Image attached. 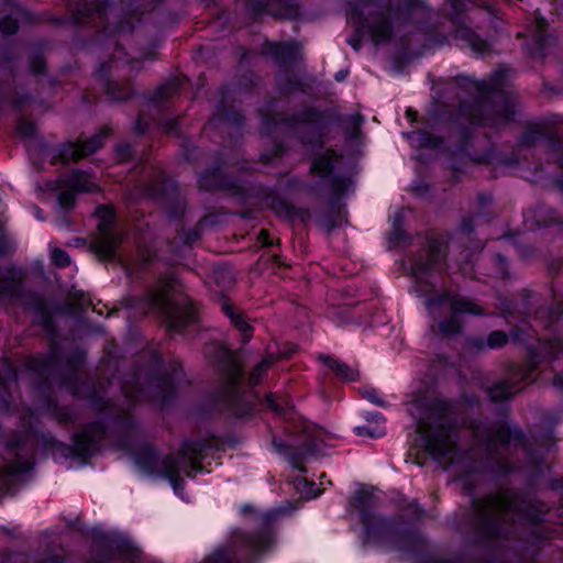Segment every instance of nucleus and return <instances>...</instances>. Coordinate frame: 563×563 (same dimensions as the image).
<instances>
[{
  "label": "nucleus",
  "instance_id": "26",
  "mask_svg": "<svg viewBox=\"0 0 563 563\" xmlns=\"http://www.w3.org/2000/svg\"><path fill=\"white\" fill-rule=\"evenodd\" d=\"M20 445V441H12L10 443V456L0 457V476H13L20 473H24L30 468L27 461H22L18 453L13 452V449Z\"/></svg>",
  "mask_w": 563,
  "mask_h": 563
},
{
  "label": "nucleus",
  "instance_id": "48",
  "mask_svg": "<svg viewBox=\"0 0 563 563\" xmlns=\"http://www.w3.org/2000/svg\"><path fill=\"white\" fill-rule=\"evenodd\" d=\"M46 410L52 412L53 415H56L58 420L63 423H66L70 420L69 413L66 411L59 412L57 405L51 398H48L46 401Z\"/></svg>",
  "mask_w": 563,
  "mask_h": 563
},
{
  "label": "nucleus",
  "instance_id": "29",
  "mask_svg": "<svg viewBox=\"0 0 563 563\" xmlns=\"http://www.w3.org/2000/svg\"><path fill=\"white\" fill-rule=\"evenodd\" d=\"M319 360L323 362L335 375L344 380H355L358 376V372L351 368L347 364L341 363L338 360L330 357L329 355H320Z\"/></svg>",
  "mask_w": 563,
  "mask_h": 563
},
{
  "label": "nucleus",
  "instance_id": "25",
  "mask_svg": "<svg viewBox=\"0 0 563 563\" xmlns=\"http://www.w3.org/2000/svg\"><path fill=\"white\" fill-rule=\"evenodd\" d=\"M23 273L21 269L11 268L0 273V298H14L21 292Z\"/></svg>",
  "mask_w": 563,
  "mask_h": 563
},
{
  "label": "nucleus",
  "instance_id": "37",
  "mask_svg": "<svg viewBox=\"0 0 563 563\" xmlns=\"http://www.w3.org/2000/svg\"><path fill=\"white\" fill-rule=\"evenodd\" d=\"M411 141L420 146L438 147L442 140L427 131H418L411 135Z\"/></svg>",
  "mask_w": 563,
  "mask_h": 563
},
{
  "label": "nucleus",
  "instance_id": "18",
  "mask_svg": "<svg viewBox=\"0 0 563 563\" xmlns=\"http://www.w3.org/2000/svg\"><path fill=\"white\" fill-rule=\"evenodd\" d=\"M562 133L563 130L552 123H538L528 128L522 136V142L531 146L544 143L550 148L552 157L556 161L559 167L563 169Z\"/></svg>",
  "mask_w": 563,
  "mask_h": 563
},
{
  "label": "nucleus",
  "instance_id": "15",
  "mask_svg": "<svg viewBox=\"0 0 563 563\" xmlns=\"http://www.w3.org/2000/svg\"><path fill=\"white\" fill-rule=\"evenodd\" d=\"M372 504L373 495L365 488L358 489L350 501L351 507L360 511L361 520L368 534L394 539L396 533L394 526L389 521L371 514Z\"/></svg>",
  "mask_w": 563,
  "mask_h": 563
},
{
  "label": "nucleus",
  "instance_id": "31",
  "mask_svg": "<svg viewBox=\"0 0 563 563\" xmlns=\"http://www.w3.org/2000/svg\"><path fill=\"white\" fill-rule=\"evenodd\" d=\"M107 93L113 100H124L132 93L130 82L122 81L121 78L108 79Z\"/></svg>",
  "mask_w": 563,
  "mask_h": 563
},
{
  "label": "nucleus",
  "instance_id": "11",
  "mask_svg": "<svg viewBox=\"0 0 563 563\" xmlns=\"http://www.w3.org/2000/svg\"><path fill=\"white\" fill-rule=\"evenodd\" d=\"M329 438L328 433L313 423L305 422L300 431V446L285 444L283 441L274 440V445L278 452L292 464L294 467L305 472L303 463L319 453V443Z\"/></svg>",
  "mask_w": 563,
  "mask_h": 563
},
{
  "label": "nucleus",
  "instance_id": "49",
  "mask_svg": "<svg viewBox=\"0 0 563 563\" xmlns=\"http://www.w3.org/2000/svg\"><path fill=\"white\" fill-rule=\"evenodd\" d=\"M52 261L56 266H59V267H65L70 263V258H69L68 254L60 249L53 250Z\"/></svg>",
  "mask_w": 563,
  "mask_h": 563
},
{
  "label": "nucleus",
  "instance_id": "24",
  "mask_svg": "<svg viewBox=\"0 0 563 563\" xmlns=\"http://www.w3.org/2000/svg\"><path fill=\"white\" fill-rule=\"evenodd\" d=\"M263 53L273 56L278 63L289 65L300 57V47L296 43L277 44L267 42Z\"/></svg>",
  "mask_w": 563,
  "mask_h": 563
},
{
  "label": "nucleus",
  "instance_id": "40",
  "mask_svg": "<svg viewBox=\"0 0 563 563\" xmlns=\"http://www.w3.org/2000/svg\"><path fill=\"white\" fill-rule=\"evenodd\" d=\"M265 404L267 408L273 410L274 412L278 415H286L288 409L290 408V405L285 399L277 398L274 394H268L265 398Z\"/></svg>",
  "mask_w": 563,
  "mask_h": 563
},
{
  "label": "nucleus",
  "instance_id": "34",
  "mask_svg": "<svg viewBox=\"0 0 563 563\" xmlns=\"http://www.w3.org/2000/svg\"><path fill=\"white\" fill-rule=\"evenodd\" d=\"M181 85L179 79H173L166 85L159 87L153 97V100L157 103L167 101L173 98V96L178 91L179 86Z\"/></svg>",
  "mask_w": 563,
  "mask_h": 563
},
{
  "label": "nucleus",
  "instance_id": "5",
  "mask_svg": "<svg viewBox=\"0 0 563 563\" xmlns=\"http://www.w3.org/2000/svg\"><path fill=\"white\" fill-rule=\"evenodd\" d=\"M419 4L418 0H361L350 12V19L360 27H367L375 44L393 38L395 23L390 21L391 13L397 21L411 12Z\"/></svg>",
  "mask_w": 563,
  "mask_h": 563
},
{
  "label": "nucleus",
  "instance_id": "59",
  "mask_svg": "<svg viewBox=\"0 0 563 563\" xmlns=\"http://www.w3.org/2000/svg\"><path fill=\"white\" fill-rule=\"evenodd\" d=\"M118 153L122 161L128 159L131 156V146L129 144H122L118 146Z\"/></svg>",
  "mask_w": 563,
  "mask_h": 563
},
{
  "label": "nucleus",
  "instance_id": "30",
  "mask_svg": "<svg viewBox=\"0 0 563 563\" xmlns=\"http://www.w3.org/2000/svg\"><path fill=\"white\" fill-rule=\"evenodd\" d=\"M223 310L230 318L232 324L242 332V342H247L252 338V328L246 322L243 314L235 311L234 308L227 301L223 303Z\"/></svg>",
  "mask_w": 563,
  "mask_h": 563
},
{
  "label": "nucleus",
  "instance_id": "23",
  "mask_svg": "<svg viewBox=\"0 0 563 563\" xmlns=\"http://www.w3.org/2000/svg\"><path fill=\"white\" fill-rule=\"evenodd\" d=\"M104 428L100 422H93L75 435V453L85 456L93 454L103 438Z\"/></svg>",
  "mask_w": 563,
  "mask_h": 563
},
{
  "label": "nucleus",
  "instance_id": "35",
  "mask_svg": "<svg viewBox=\"0 0 563 563\" xmlns=\"http://www.w3.org/2000/svg\"><path fill=\"white\" fill-rule=\"evenodd\" d=\"M278 356H275L274 354H267L261 363H258L252 373L250 374L249 380L251 385H257L263 376V374L272 366V364L275 362V360Z\"/></svg>",
  "mask_w": 563,
  "mask_h": 563
},
{
  "label": "nucleus",
  "instance_id": "53",
  "mask_svg": "<svg viewBox=\"0 0 563 563\" xmlns=\"http://www.w3.org/2000/svg\"><path fill=\"white\" fill-rule=\"evenodd\" d=\"M495 266L497 267V271H496L497 277H500V278L507 277V263H506V260L499 254H497L495 256Z\"/></svg>",
  "mask_w": 563,
  "mask_h": 563
},
{
  "label": "nucleus",
  "instance_id": "45",
  "mask_svg": "<svg viewBox=\"0 0 563 563\" xmlns=\"http://www.w3.org/2000/svg\"><path fill=\"white\" fill-rule=\"evenodd\" d=\"M400 539L401 540L399 541L397 548L405 551L415 550L416 543L422 541V538L416 533H406L401 536Z\"/></svg>",
  "mask_w": 563,
  "mask_h": 563
},
{
  "label": "nucleus",
  "instance_id": "16",
  "mask_svg": "<svg viewBox=\"0 0 563 563\" xmlns=\"http://www.w3.org/2000/svg\"><path fill=\"white\" fill-rule=\"evenodd\" d=\"M177 368H181L179 363H175L173 367L174 378L169 376H158L152 378L146 387L131 385L125 382L122 386L126 397L133 400H159L165 402L174 390V379H178Z\"/></svg>",
  "mask_w": 563,
  "mask_h": 563
},
{
  "label": "nucleus",
  "instance_id": "28",
  "mask_svg": "<svg viewBox=\"0 0 563 563\" xmlns=\"http://www.w3.org/2000/svg\"><path fill=\"white\" fill-rule=\"evenodd\" d=\"M243 121V115L235 109H220L209 122V125L214 129H222L225 125H240Z\"/></svg>",
  "mask_w": 563,
  "mask_h": 563
},
{
  "label": "nucleus",
  "instance_id": "22",
  "mask_svg": "<svg viewBox=\"0 0 563 563\" xmlns=\"http://www.w3.org/2000/svg\"><path fill=\"white\" fill-rule=\"evenodd\" d=\"M57 188L60 190L57 197L59 206L69 210L75 205L76 192L92 191L96 184L87 174L76 170L67 179L60 181Z\"/></svg>",
  "mask_w": 563,
  "mask_h": 563
},
{
  "label": "nucleus",
  "instance_id": "38",
  "mask_svg": "<svg viewBox=\"0 0 563 563\" xmlns=\"http://www.w3.org/2000/svg\"><path fill=\"white\" fill-rule=\"evenodd\" d=\"M123 55L124 53L121 49H118L113 60L101 66V73L103 75H108L111 73L112 68H114L119 75H123L125 73V68L129 67L128 62L121 60Z\"/></svg>",
  "mask_w": 563,
  "mask_h": 563
},
{
  "label": "nucleus",
  "instance_id": "42",
  "mask_svg": "<svg viewBox=\"0 0 563 563\" xmlns=\"http://www.w3.org/2000/svg\"><path fill=\"white\" fill-rule=\"evenodd\" d=\"M272 540L271 537L267 533H257L249 537L247 543L255 550V551H264L266 548L269 547Z\"/></svg>",
  "mask_w": 563,
  "mask_h": 563
},
{
  "label": "nucleus",
  "instance_id": "1",
  "mask_svg": "<svg viewBox=\"0 0 563 563\" xmlns=\"http://www.w3.org/2000/svg\"><path fill=\"white\" fill-rule=\"evenodd\" d=\"M473 443L468 450L456 445L457 428L450 416V406L435 401L417 430L423 449L440 463L451 467L461 478L463 488L471 489L468 476L483 471L507 473L516 466L508 459L510 448L520 449L529 466L538 468L539 457L527 446L522 432L506 423L473 420L468 427Z\"/></svg>",
  "mask_w": 563,
  "mask_h": 563
},
{
  "label": "nucleus",
  "instance_id": "7",
  "mask_svg": "<svg viewBox=\"0 0 563 563\" xmlns=\"http://www.w3.org/2000/svg\"><path fill=\"white\" fill-rule=\"evenodd\" d=\"M82 361L84 353L81 351H76L64 358L54 344L49 356L33 358L29 365L37 375L40 389H43L45 385L49 387L56 382L68 387L75 395L80 396L81 393L77 389L76 384L80 378L79 366Z\"/></svg>",
  "mask_w": 563,
  "mask_h": 563
},
{
  "label": "nucleus",
  "instance_id": "58",
  "mask_svg": "<svg viewBox=\"0 0 563 563\" xmlns=\"http://www.w3.org/2000/svg\"><path fill=\"white\" fill-rule=\"evenodd\" d=\"M31 67L34 74H41L44 70L45 62L42 57H36L32 60Z\"/></svg>",
  "mask_w": 563,
  "mask_h": 563
},
{
  "label": "nucleus",
  "instance_id": "33",
  "mask_svg": "<svg viewBox=\"0 0 563 563\" xmlns=\"http://www.w3.org/2000/svg\"><path fill=\"white\" fill-rule=\"evenodd\" d=\"M181 85L179 79H173L166 85L159 87L153 97V100L157 103L167 101L173 98V96L178 91L179 86Z\"/></svg>",
  "mask_w": 563,
  "mask_h": 563
},
{
  "label": "nucleus",
  "instance_id": "8",
  "mask_svg": "<svg viewBox=\"0 0 563 563\" xmlns=\"http://www.w3.org/2000/svg\"><path fill=\"white\" fill-rule=\"evenodd\" d=\"M180 286L174 279L161 280L147 295V305L156 309L168 328L179 332L195 322V311L180 295Z\"/></svg>",
  "mask_w": 563,
  "mask_h": 563
},
{
  "label": "nucleus",
  "instance_id": "43",
  "mask_svg": "<svg viewBox=\"0 0 563 563\" xmlns=\"http://www.w3.org/2000/svg\"><path fill=\"white\" fill-rule=\"evenodd\" d=\"M287 3L285 8L280 9L278 12H272L280 18L285 19H294L298 15L299 9V0H285Z\"/></svg>",
  "mask_w": 563,
  "mask_h": 563
},
{
  "label": "nucleus",
  "instance_id": "64",
  "mask_svg": "<svg viewBox=\"0 0 563 563\" xmlns=\"http://www.w3.org/2000/svg\"><path fill=\"white\" fill-rule=\"evenodd\" d=\"M365 397L371 400L372 402H375L377 405H383V402L377 398V394L374 389L365 390Z\"/></svg>",
  "mask_w": 563,
  "mask_h": 563
},
{
  "label": "nucleus",
  "instance_id": "60",
  "mask_svg": "<svg viewBox=\"0 0 563 563\" xmlns=\"http://www.w3.org/2000/svg\"><path fill=\"white\" fill-rule=\"evenodd\" d=\"M164 130L166 133H173L176 131L177 128V120L176 119H168L163 124Z\"/></svg>",
  "mask_w": 563,
  "mask_h": 563
},
{
  "label": "nucleus",
  "instance_id": "62",
  "mask_svg": "<svg viewBox=\"0 0 563 563\" xmlns=\"http://www.w3.org/2000/svg\"><path fill=\"white\" fill-rule=\"evenodd\" d=\"M258 239L265 246H269L273 244V241L271 240L268 232L264 229L261 230Z\"/></svg>",
  "mask_w": 563,
  "mask_h": 563
},
{
  "label": "nucleus",
  "instance_id": "47",
  "mask_svg": "<svg viewBox=\"0 0 563 563\" xmlns=\"http://www.w3.org/2000/svg\"><path fill=\"white\" fill-rule=\"evenodd\" d=\"M508 341V336L504 331L496 330L493 331L487 339V345L490 349H496L505 345Z\"/></svg>",
  "mask_w": 563,
  "mask_h": 563
},
{
  "label": "nucleus",
  "instance_id": "6",
  "mask_svg": "<svg viewBox=\"0 0 563 563\" xmlns=\"http://www.w3.org/2000/svg\"><path fill=\"white\" fill-rule=\"evenodd\" d=\"M211 445L212 441H190L183 445L177 456L167 454L163 457H159L153 449L144 448L135 454V462L144 472L169 479L175 492H179L183 484L179 472L184 471L187 476H191L197 460Z\"/></svg>",
  "mask_w": 563,
  "mask_h": 563
},
{
  "label": "nucleus",
  "instance_id": "21",
  "mask_svg": "<svg viewBox=\"0 0 563 563\" xmlns=\"http://www.w3.org/2000/svg\"><path fill=\"white\" fill-rule=\"evenodd\" d=\"M109 132V128H103L88 141L63 145L57 155L52 156L53 163H55L57 159H59L62 163L78 161L95 153L99 147L102 146L103 140L107 137Z\"/></svg>",
  "mask_w": 563,
  "mask_h": 563
},
{
  "label": "nucleus",
  "instance_id": "55",
  "mask_svg": "<svg viewBox=\"0 0 563 563\" xmlns=\"http://www.w3.org/2000/svg\"><path fill=\"white\" fill-rule=\"evenodd\" d=\"M206 563H230V560L228 554L221 551L209 558Z\"/></svg>",
  "mask_w": 563,
  "mask_h": 563
},
{
  "label": "nucleus",
  "instance_id": "51",
  "mask_svg": "<svg viewBox=\"0 0 563 563\" xmlns=\"http://www.w3.org/2000/svg\"><path fill=\"white\" fill-rule=\"evenodd\" d=\"M0 30L4 34H13L18 30V24L14 19L5 18L0 22Z\"/></svg>",
  "mask_w": 563,
  "mask_h": 563
},
{
  "label": "nucleus",
  "instance_id": "36",
  "mask_svg": "<svg viewBox=\"0 0 563 563\" xmlns=\"http://www.w3.org/2000/svg\"><path fill=\"white\" fill-rule=\"evenodd\" d=\"M222 185V178L219 173V169H214L212 172H207L201 175L199 179V186L206 190H213L219 188Z\"/></svg>",
  "mask_w": 563,
  "mask_h": 563
},
{
  "label": "nucleus",
  "instance_id": "14",
  "mask_svg": "<svg viewBox=\"0 0 563 563\" xmlns=\"http://www.w3.org/2000/svg\"><path fill=\"white\" fill-rule=\"evenodd\" d=\"M96 214L99 219V232L91 244V249L100 260H113L115 258V250L122 241V233L113 222L114 214L111 209L100 206Z\"/></svg>",
  "mask_w": 563,
  "mask_h": 563
},
{
  "label": "nucleus",
  "instance_id": "57",
  "mask_svg": "<svg viewBox=\"0 0 563 563\" xmlns=\"http://www.w3.org/2000/svg\"><path fill=\"white\" fill-rule=\"evenodd\" d=\"M120 551L126 555L129 559L133 560L136 558L137 555V550L132 548L130 544L128 543H123L120 545Z\"/></svg>",
  "mask_w": 563,
  "mask_h": 563
},
{
  "label": "nucleus",
  "instance_id": "19",
  "mask_svg": "<svg viewBox=\"0 0 563 563\" xmlns=\"http://www.w3.org/2000/svg\"><path fill=\"white\" fill-rule=\"evenodd\" d=\"M536 365L537 360L534 357L528 366L511 365L506 379L499 380L487 388L486 393L488 397L493 401H500L515 396L520 390L518 383L528 379Z\"/></svg>",
  "mask_w": 563,
  "mask_h": 563
},
{
  "label": "nucleus",
  "instance_id": "46",
  "mask_svg": "<svg viewBox=\"0 0 563 563\" xmlns=\"http://www.w3.org/2000/svg\"><path fill=\"white\" fill-rule=\"evenodd\" d=\"M542 352L550 356H555L559 353H563V339H553L543 343Z\"/></svg>",
  "mask_w": 563,
  "mask_h": 563
},
{
  "label": "nucleus",
  "instance_id": "12",
  "mask_svg": "<svg viewBox=\"0 0 563 563\" xmlns=\"http://www.w3.org/2000/svg\"><path fill=\"white\" fill-rule=\"evenodd\" d=\"M206 354L213 358L223 372L227 383V401L236 406L239 401V383L243 376L239 356L221 343H212L206 349Z\"/></svg>",
  "mask_w": 563,
  "mask_h": 563
},
{
  "label": "nucleus",
  "instance_id": "10",
  "mask_svg": "<svg viewBox=\"0 0 563 563\" xmlns=\"http://www.w3.org/2000/svg\"><path fill=\"white\" fill-rule=\"evenodd\" d=\"M145 192L154 198H162L169 218H179L185 212L186 202L177 185L167 178L158 167H150L143 179Z\"/></svg>",
  "mask_w": 563,
  "mask_h": 563
},
{
  "label": "nucleus",
  "instance_id": "13",
  "mask_svg": "<svg viewBox=\"0 0 563 563\" xmlns=\"http://www.w3.org/2000/svg\"><path fill=\"white\" fill-rule=\"evenodd\" d=\"M446 2L452 9V12L449 13L448 16L452 21L455 36L465 41L476 53L485 54L488 52L489 44L472 31L461 16V13L466 10V2L473 3L478 8H483L490 14L494 13V5L488 0H446Z\"/></svg>",
  "mask_w": 563,
  "mask_h": 563
},
{
  "label": "nucleus",
  "instance_id": "27",
  "mask_svg": "<svg viewBox=\"0 0 563 563\" xmlns=\"http://www.w3.org/2000/svg\"><path fill=\"white\" fill-rule=\"evenodd\" d=\"M547 22L544 19H537L533 23V37L532 47L529 48L530 54L539 59L544 57V49L551 44L550 40L545 37L544 30Z\"/></svg>",
  "mask_w": 563,
  "mask_h": 563
},
{
  "label": "nucleus",
  "instance_id": "61",
  "mask_svg": "<svg viewBox=\"0 0 563 563\" xmlns=\"http://www.w3.org/2000/svg\"><path fill=\"white\" fill-rule=\"evenodd\" d=\"M362 35L357 32L355 36L347 40L349 44L355 49L358 51L361 47Z\"/></svg>",
  "mask_w": 563,
  "mask_h": 563
},
{
  "label": "nucleus",
  "instance_id": "56",
  "mask_svg": "<svg viewBox=\"0 0 563 563\" xmlns=\"http://www.w3.org/2000/svg\"><path fill=\"white\" fill-rule=\"evenodd\" d=\"M351 120H352V124H353L351 137L356 139L358 135L360 125L362 124L364 119L362 115L357 114V115L352 117Z\"/></svg>",
  "mask_w": 563,
  "mask_h": 563
},
{
  "label": "nucleus",
  "instance_id": "17",
  "mask_svg": "<svg viewBox=\"0 0 563 563\" xmlns=\"http://www.w3.org/2000/svg\"><path fill=\"white\" fill-rule=\"evenodd\" d=\"M267 126L266 132L271 133L272 128L278 125H285V129L295 133L302 134L305 132H311L314 136H320L323 129V117L320 112L307 109L298 115L291 118H285L279 113H275L266 117Z\"/></svg>",
  "mask_w": 563,
  "mask_h": 563
},
{
  "label": "nucleus",
  "instance_id": "41",
  "mask_svg": "<svg viewBox=\"0 0 563 563\" xmlns=\"http://www.w3.org/2000/svg\"><path fill=\"white\" fill-rule=\"evenodd\" d=\"M211 222V218L210 217H205L202 218L200 221H199V224H198V228L194 229V230H190L189 232L187 233H183L180 235V239L183 240L184 244L190 246L192 245L196 241L199 240L200 238V233H199V230L200 228H202L203 225H207L208 223Z\"/></svg>",
  "mask_w": 563,
  "mask_h": 563
},
{
  "label": "nucleus",
  "instance_id": "63",
  "mask_svg": "<svg viewBox=\"0 0 563 563\" xmlns=\"http://www.w3.org/2000/svg\"><path fill=\"white\" fill-rule=\"evenodd\" d=\"M461 229L465 233H471L473 230V219L472 218H465L462 221Z\"/></svg>",
  "mask_w": 563,
  "mask_h": 563
},
{
  "label": "nucleus",
  "instance_id": "4",
  "mask_svg": "<svg viewBox=\"0 0 563 563\" xmlns=\"http://www.w3.org/2000/svg\"><path fill=\"white\" fill-rule=\"evenodd\" d=\"M474 527L484 538H499L508 534L510 521L536 522L547 511L536 499L516 492H504L473 499Z\"/></svg>",
  "mask_w": 563,
  "mask_h": 563
},
{
  "label": "nucleus",
  "instance_id": "54",
  "mask_svg": "<svg viewBox=\"0 0 563 563\" xmlns=\"http://www.w3.org/2000/svg\"><path fill=\"white\" fill-rule=\"evenodd\" d=\"M276 211L285 217H292L294 208L285 201H279L276 206Z\"/></svg>",
  "mask_w": 563,
  "mask_h": 563
},
{
  "label": "nucleus",
  "instance_id": "9",
  "mask_svg": "<svg viewBox=\"0 0 563 563\" xmlns=\"http://www.w3.org/2000/svg\"><path fill=\"white\" fill-rule=\"evenodd\" d=\"M156 0H132L125 7H119L104 1L79 3L75 11V21L79 24H89L106 29H122L119 23L121 14H135L142 12L141 8L147 9Z\"/></svg>",
  "mask_w": 563,
  "mask_h": 563
},
{
  "label": "nucleus",
  "instance_id": "39",
  "mask_svg": "<svg viewBox=\"0 0 563 563\" xmlns=\"http://www.w3.org/2000/svg\"><path fill=\"white\" fill-rule=\"evenodd\" d=\"M537 220L540 224H560L563 223L558 212L551 208L541 207L538 211Z\"/></svg>",
  "mask_w": 563,
  "mask_h": 563
},
{
  "label": "nucleus",
  "instance_id": "44",
  "mask_svg": "<svg viewBox=\"0 0 563 563\" xmlns=\"http://www.w3.org/2000/svg\"><path fill=\"white\" fill-rule=\"evenodd\" d=\"M296 488L306 498H314L319 495V492L314 489V484L306 478H299L296 483Z\"/></svg>",
  "mask_w": 563,
  "mask_h": 563
},
{
  "label": "nucleus",
  "instance_id": "2",
  "mask_svg": "<svg viewBox=\"0 0 563 563\" xmlns=\"http://www.w3.org/2000/svg\"><path fill=\"white\" fill-rule=\"evenodd\" d=\"M445 249L444 241L431 240L428 250L415 260L411 276L415 280V291L427 297L426 306L437 322L439 333L451 336L462 329L459 313L482 314L483 311L474 301L467 298L450 291L435 292L437 284L433 279L435 274L442 271Z\"/></svg>",
  "mask_w": 563,
  "mask_h": 563
},
{
  "label": "nucleus",
  "instance_id": "52",
  "mask_svg": "<svg viewBox=\"0 0 563 563\" xmlns=\"http://www.w3.org/2000/svg\"><path fill=\"white\" fill-rule=\"evenodd\" d=\"M18 129H19V133L24 137L32 136L35 131V126H34L33 122L27 121V120H21L19 122Z\"/></svg>",
  "mask_w": 563,
  "mask_h": 563
},
{
  "label": "nucleus",
  "instance_id": "32",
  "mask_svg": "<svg viewBox=\"0 0 563 563\" xmlns=\"http://www.w3.org/2000/svg\"><path fill=\"white\" fill-rule=\"evenodd\" d=\"M336 158H338L336 154L333 151L328 150L324 154L318 156L313 161L312 166H311L312 173H314L321 177L329 175L333 168L332 163Z\"/></svg>",
  "mask_w": 563,
  "mask_h": 563
},
{
  "label": "nucleus",
  "instance_id": "3",
  "mask_svg": "<svg viewBox=\"0 0 563 563\" xmlns=\"http://www.w3.org/2000/svg\"><path fill=\"white\" fill-rule=\"evenodd\" d=\"M505 70L495 71L489 81H475L467 77H457L450 82L452 89L457 90V97L463 99L467 96L474 98L473 103L462 100L456 123L461 128V137L467 136L465 124L482 125L499 129L508 124L515 113V97L504 89ZM459 148L466 151V143L463 141Z\"/></svg>",
  "mask_w": 563,
  "mask_h": 563
},
{
  "label": "nucleus",
  "instance_id": "20",
  "mask_svg": "<svg viewBox=\"0 0 563 563\" xmlns=\"http://www.w3.org/2000/svg\"><path fill=\"white\" fill-rule=\"evenodd\" d=\"M542 298L532 292H525L520 302L515 306L506 305L504 308L505 314H523L526 317H533L536 320L544 321V324L553 322L560 316V308L545 309L542 305Z\"/></svg>",
  "mask_w": 563,
  "mask_h": 563
},
{
  "label": "nucleus",
  "instance_id": "50",
  "mask_svg": "<svg viewBox=\"0 0 563 563\" xmlns=\"http://www.w3.org/2000/svg\"><path fill=\"white\" fill-rule=\"evenodd\" d=\"M16 374L13 369H8L4 376H0V393L3 390L7 396H10V393H7L10 388V385L15 382Z\"/></svg>",
  "mask_w": 563,
  "mask_h": 563
}]
</instances>
